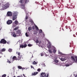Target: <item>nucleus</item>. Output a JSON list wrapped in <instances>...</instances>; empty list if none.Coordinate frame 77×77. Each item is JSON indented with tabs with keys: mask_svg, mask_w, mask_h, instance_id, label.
Wrapping results in <instances>:
<instances>
[{
	"mask_svg": "<svg viewBox=\"0 0 77 77\" xmlns=\"http://www.w3.org/2000/svg\"><path fill=\"white\" fill-rule=\"evenodd\" d=\"M3 53L2 52V51H0V54H2Z\"/></svg>",
	"mask_w": 77,
	"mask_h": 77,
	"instance_id": "obj_46",
	"label": "nucleus"
},
{
	"mask_svg": "<svg viewBox=\"0 0 77 77\" xmlns=\"http://www.w3.org/2000/svg\"><path fill=\"white\" fill-rule=\"evenodd\" d=\"M32 45H32L31 44H28V47H32Z\"/></svg>",
	"mask_w": 77,
	"mask_h": 77,
	"instance_id": "obj_25",
	"label": "nucleus"
},
{
	"mask_svg": "<svg viewBox=\"0 0 77 77\" xmlns=\"http://www.w3.org/2000/svg\"><path fill=\"white\" fill-rule=\"evenodd\" d=\"M17 67L18 68V69H22V67L20 66H17Z\"/></svg>",
	"mask_w": 77,
	"mask_h": 77,
	"instance_id": "obj_22",
	"label": "nucleus"
},
{
	"mask_svg": "<svg viewBox=\"0 0 77 77\" xmlns=\"http://www.w3.org/2000/svg\"><path fill=\"white\" fill-rule=\"evenodd\" d=\"M65 66H69V64H67L65 65Z\"/></svg>",
	"mask_w": 77,
	"mask_h": 77,
	"instance_id": "obj_33",
	"label": "nucleus"
},
{
	"mask_svg": "<svg viewBox=\"0 0 77 77\" xmlns=\"http://www.w3.org/2000/svg\"><path fill=\"white\" fill-rule=\"evenodd\" d=\"M71 58L73 60V61H74V62H75V59H74V57L72 56L71 57Z\"/></svg>",
	"mask_w": 77,
	"mask_h": 77,
	"instance_id": "obj_18",
	"label": "nucleus"
},
{
	"mask_svg": "<svg viewBox=\"0 0 77 77\" xmlns=\"http://www.w3.org/2000/svg\"><path fill=\"white\" fill-rule=\"evenodd\" d=\"M17 77H20V76H17Z\"/></svg>",
	"mask_w": 77,
	"mask_h": 77,
	"instance_id": "obj_54",
	"label": "nucleus"
},
{
	"mask_svg": "<svg viewBox=\"0 0 77 77\" xmlns=\"http://www.w3.org/2000/svg\"><path fill=\"white\" fill-rule=\"evenodd\" d=\"M61 17H62V15L61 16Z\"/></svg>",
	"mask_w": 77,
	"mask_h": 77,
	"instance_id": "obj_56",
	"label": "nucleus"
},
{
	"mask_svg": "<svg viewBox=\"0 0 77 77\" xmlns=\"http://www.w3.org/2000/svg\"><path fill=\"white\" fill-rule=\"evenodd\" d=\"M23 76H24V77H26V76H25V75H24V74H23Z\"/></svg>",
	"mask_w": 77,
	"mask_h": 77,
	"instance_id": "obj_48",
	"label": "nucleus"
},
{
	"mask_svg": "<svg viewBox=\"0 0 77 77\" xmlns=\"http://www.w3.org/2000/svg\"><path fill=\"white\" fill-rule=\"evenodd\" d=\"M41 56H43V54L42 53L41 54Z\"/></svg>",
	"mask_w": 77,
	"mask_h": 77,
	"instance_id": "obj_45",
	"label": "nucleus"
},
{
	"mask_svg": "<svg viewBox=\"0 0 77 77\" xmlns=\"http://www.w3.org/2000/svg\"><path fill=\"white\" fill-rule=\"evenodd\" d=\"M37 33H38V31L37 30L34 31V35H36Z\"/></svg>",
	"mask_w": 77,
	"mask_h": 77,
	"instance_id": "obj_15",
	"label": "nucleus"
},
{
	"mask_svg": "<svg viewBox=\"0 0 77 77\" xmlns=\"http://www.w3.org/2000/svg\"><path fill=\"white\" fill-rule=\"evenodd\" d=\"M35 42H36L37 43H38L39 41H38V40H36Z\"/></svg>",
	"mask_w": 77,
	"mask_h": 77,
	"instance_id": "obj_36",
	"label": "nucleus"
},
{
	"mask_svg": "<svg viewBox=\"0 0 77 77\" xmlns=\"http://www.w3.org/2000/svg\"><path fill=\"white\" fill-rule=\"evenodd\" d=\"M42 32V29H40L39 31V34H41Z\"/></svg>",
	"mask_w": 77,
	"mask_h": 77,
	"instance_id": "obj_27",
	"label": "nucleus"
},
{
	"mask_svg": "<svg viewBox=\"0 0 77 77\" xmlns=\"http://www.w3.org/2000/svg\"><path fill=\"white\" fill-rule=\"evenodd\" d=\"M8 62H9V63H11V61H8Z\"/></svg>",
	"mask_w": 77,
	"mask_h": 77,
	"instance_id": "obj_47",
	"label": "nucleus"
},
{
	"mask_svg": "<svg viewBox=\"0 0 77 77\" xmlns=\"http://www.w3.org/2000/svg\"><path fill=\"white\" fill-rule=\"evenodd\" d=\"M13 37H16L17 36V34H16L15 32H14L13 33Z\"/></svg>",
	"mask_w": 77,
	"mask_h": 77,
	"instance_id": "obj_16",
	"label": "nucleus"
},
{
	"mask_svg": "<svg viewBox=\"0 0 77 77\" xmlns=\"http://www.w3.org/2000/svg\"><path fill=\"white\" fill-rule=\"evenodd\" d=\"M6 51V49L3 48L2 50H1V52H4V51Z\"/></svg>",
	"mask_w": 77,
	"mask_h": 77,
	"instance_id": "obj_14",
	"label": "nucleus"
},
{
	"mask_svg": "<svg viewBox=\"0 0 77 77\" xmlns=\"http://www.w3.org/2000/svg\"><path fill=\"white\" fill-rule=\"evenodd\" d=\"M48 51L50 53H52V51H51V50L49 49Z\"/></svg>",
	"mask_w": 77,
	"mask_h": 77,
	"instance_id": "obj_31",
	"label": "nucleus"
},
{
	"mask_svg": "<svg viewBox=\"0 0 77 77\" xmlns=\"http://www.w3.org/2000/svg\"><path fill=\"white\" fill-rule=\"evenodd\" d=\"M54 62L55 63H58L59 62V60H54Z\"/></svg>",
	"mask_w": 77,
	"mask_h": 77,
	"instance_id": "obj_20",
	"label": "nucleus"
},
{
	"mask_svg": "<svg viewBox=\"0 0 77 77\" xmlns=\"http://www.w3.org/2000/svg\"><path fill=\"white\" fill-rule=\"evenodd\" d=\"M57 51V50H56L55 49H54L53 50V52L54 53H56V51Z\"/></svg>",
	"mask_w": 77,
	"mask_h": 77,
	"instance_id": "obj_19",
	"label": "nucleus"
},
{
	"mask_svg": "<svg viewBox=\"0 0 77 77\" xmlns=\"http://www.w3.org/2000/svg\"><path fill=\"white\" fill-rule=\"evenodd\" d=\"M75 77H77V75H76Z\"/></svg>",
	"mask_w": 77,
	"mask_h": 77,
	"instance_id": "obj_49",
	"label": "nucleus"
},
{
	"mask_svg": "<svg viewBox=\"0 0 77 77\" xmlns=\"http://www.w3.org/2000/svg\"><path fill=\"white\" fill-rule=\"evenodd\" d=\"M75 62H77V59H76L75 60Z\"/></svg>",
	"mask_w": 77,
	"mask_h": 77,
	"instance_id": "obj_42",
	"label": "nucleus"
},
{
	"mask_svg": "<svg viewBox=\"0 0 77 77\" xmlns=\"http://www.w3.org/2000/svg\"><path fill=\"white\" fill-rule=\"evenodd\" d=\"M28 30L29 31H30V30H32V27H31L29 26L28 27Z\"/></svg>",
	"mask_w": 77,
	"mask_h": 77,
	"instance_id": "obj_21",
	"label": "nucleus"
},
{
	"mask_svg": "<svg viewBox=\"0 0 77 77\" xmlns=\"http://www.w3.org/2000/svg\"><path fill=\"white\" fill-rule=\"evenodd\" d=\"M9 77V76H8V77Z\"/></svg>",
	"mask_w": 77,
	"mask_h": 77,
	"instance_id": "obj_57",
	"label": "nucleus"
},
{
	"mask_svg": "<svg viewBox=\"0 0 77 77\" xmlns=\"http://www.w3.org/2000/svg\"><path fill=\"white\" fill-rule=\"evenodd\" d=\"M25 35L26 37H29V35L27 34V32H26L25 33Z\"/></svg>",
	"mask_w": 77,
	"mask_h": 77,
	"instance_id": "obj_30",
	"label": "nucleus"
},
{
	"mask_svg": "<svg viewBox=\"0 0 77 77\" xmlns=\"http://www.w3.org/2000/svg\"><path fill=\"white\" fill-rule=\"evenodd\" d=\"M8 51H9V52H12V49L9 48V49Z\"/></svg>",
	"mask_w": 77,
	"mask_h": 77,
	"instance_id": "obj_23",
	"label": "nucleus"
},
{
	"mask_svg": "<svg viewBox=\"0 0 77 77\" xmlns=\"http://www.w3.org/2000/svg\"><path fill=\"white\" fill-rule=\"evenodd\" d=\"M18 22L17 20H15L14 21V24L15 25H18Z\"/></svg>",
	"mask_w": 77,
	"mask_h": 77,
	"instance_id": "obj_13",
	"label": "nucleus"
},
{
	"mask_svg": "<svg viewBox=\"0 0 77 77\" xmlns=\"http://www.w3.org/2000/svg\"><path fill=\"white\" fill-rule=\"evenodd\" d=\"M27 47V45L26 44H25L23 45V48H25Z\"/></svg>",
	"mask_w": 77,
	"mask_h": 77,
	"instance_id": "obj_34",
	"label": "nucleus"
},
{
	"mask_svg": "<svg viewBox=\"0 0 77 77\" xmlns=\"http://www.w3.org/2000/svg\"><path fill=\"white\" fill-rule=\"evenodd\" d=\"M9 43H10L9 42H6V43H7L8 44H9Z\"/></svg>",
	"mask_w": 77,
	"mask_h": 77,
	"instance_id": "obj_41",
	"label": "nucleus"
},
{
	"mask_svg": "<svg viewBox=\"0 0 77 77\" xmlns=\"http://www.w3.org/2000/svg\"><path fill=\"white\" fill-rule=\"evenodd\" d=\"M20 48H24L23 47V45H21L20 46Z\"/></svg>",
	"mask_w": 77,
	"mask_h": 77,
	"instance_id": "obj_29",
	"label": "nucleus"
},
{
	"mask_svg": "<svg viewBox=\"0 0 77 77\" xmlns=\"http://www.w3.org/2000/svg\"><path fill=\"white\" fill-rule=\"evenodd\" d=\"M7 42L4 39H2L0 41L1 44H6Z\"/></svg>",
	"mask_w": 77,
	"mask_h": 77,
	"instance_id": "obj_7",
	"label": "nucleus"
},
{
	"mask_svg": "<svg viewBox=\"0 0 77 77\" xmlns=\"http://www.w3.org/2000/svg\"><path fill=\"white\" fill-rule=\"evenodd\" d=\"M18 28H19V27H17L14 28V30H17V29H18Z\"/></svg>",
	"mask_w": 77,
	"mask_h": 77,
	"instance_id": "obj_32",
	"label": "nucleus"
},
{
	"mask_svg": "<svg viewBox=\"0 0 77 77\" xmlns=\"http://www.w3.org/2000/svg\"><path fill=\"white\" fill-rule=\"evenodd\" d=\"M32 29L33 30H34V29H35V26H32Z\"/></svg>",
	"mask_w": 77,
	"mask_h": 77,
	"instance_id": "obj_39",
	"label": "nucleus"
},
{
	"mask_svg": "<svg viewBox=\"0 0 77 77\" xmlns=\"http://www.w3.org/2000/svg\"><path fill=\"white\" fill-rule=\"evenodd\" d=\"M20 6L21 8L24 10V11H26V7H25V4H20Z\"/></svg>",
	"mask_w": 77,
	"mask_h": 77,
	"instance_id": "obj_8",
	"label": "nucleus"
},
{
	"mask_svg": "<svg viewBox=\"0 0 77 77\" xmlns=\"http://www.w3.org/2000/svg\"><path fill=\"white\" fill-rule=\"evenodd\" d=\"M45 55L46 56H48V55L47 54H45Z\"/></svg>",
	"mask_w": 77,
	"mask_h": 77,
	"instance_id": "obj_50",
	"label": "nucleus"
},
{
	"mask_svg": "<svg viewBox=\"0 0 77 77\" xmlns=\"http://www.w3.org/2000/svg\"><path fill=\"white\" fill-rule=\"evenodd\" d=\"M7 17H12V13L11 11H8L6 15Z\"/></svg>",
	"mask_w": 77,
	"mask_h": 77,
	"instance_id": "obj_9",
	"label": "nucleus"
},
{
	"mask_svg": "<svg viewBox=\"0 0 77 77\" xmlns=\"http://www.w3.org/2000/svg\"><path fill=\"white\" fill-rule=\"evenodd\" d=\"M59 54H61V55H62V54H63L62 53H61L60 52H59Z\"/></svg>",
	"mask_w": 77,
	"mask_h": 77,
	"instance_id": "obj_38",
	"label": "nucleus"
},
{
	"mask_svg": "<svg viewBox=\"0 0 77 77\" xmlns=\"http://www.w3.org/2000/svg\"><path fill=\"white\" fill-rule=\"evenodd\" d=\"M28 16H27V15L26 16V20H27V19H28Z\"/></svg>",
	"mask_w": 77,
	"mask_h": 77,
	"instance_id": "obj_35",
	"label": "nucleus"
},
{
	"mask_svg": "<svg viewBox=\"0 0 77 77\" xmlns=\"http://www.w3.org/2000/svg\"><path fill=\"white\" fill-rule=\"evenodd\" d=\"M12 23V20H8L7 22V24L8 25H10Z\"/></svg>",
	"mask_w": 77,
	"mask_h": 77,
	"instance_id": "obj_10",
	"label": "nucleus"
},
{
	"mask_svg": "<svg viewBox=\"0 0 77 77\" xmlns=\"http://www.w3.org/2000/svg\"><path fill=\"white\" fill-rule=\"evenodd\" d=\"M22 69H23H23H25V68L23 67V68H22Z\"/></svg>",
	"mask_w": 77,
	"mask_h": 77,
	"instance_id": "obj_44",
	"label": "nucleus"
},
{
	"mask_svg": "<svg viewBox=\"0 0 77 77\" xmlns=\"http://www.w3.org/2000/svg\"><path fill=\"white\" fill-rule=\"evenodd\" d=\"M65 15H66V13H65Z\"/></svg>",
	"mask_w": 77,
	"mask_h": 77,
	"instance_id": "obj_52",
	"label": "nucleus"
},
{
	"mask_svg": "<svg viewBox=\"0 0 77 77\" xmlns=\"http://www.w3.org/2000/svg\"><path fill=\"white\" fill-rule=\"evenodd\" d=\"M48 49H50V48H51V46H48Z\"/></svg>",
	"mask_w": 77,
	"mask_h": 77,
	"instance_id": "obj_37",
	"label": "nucleus"
},
{
	"mask_svg": "<svg viewBox=\"0 0 77 77\" xmlns=\"http://www.w3.org/2000/svg\"><path fill=\"white\" fill-rule=\"evenodd\" d=\"M53 14H54V16H55L54 14V13H53Z\"/></svg>",
	"mask_w": 77,
	"mask_h": 77,
	"instance_id": "obj_53",
	"label": "nucleus"
},
{
	"mask_svg": "<svg viewBox=\"0 0 77 77\" xmlns=\"http://www.w3.org/2000/svg\"><path fill=\"white\" fill-rule=\"evenodd\" d=\"M37 71H38V72L40 71H41V69H37Z\"/></svg>",
	"mask_w": 77,
	"mask_h": 77,
	"instance_id": "obj_40",
	"label": "nucleus"
},
{
	"mask_svg": "<svg viewBox=\"0 0 77 77\" xmlns=\"http://www.w3.org/2000/svg\"><path fill=\"white\" fill-rule=\"evenodd\" d=\"M29 21L30 23H31L32 24H35L34 22H33V20L32 19L30 20H29Z\"/></svg>",
	"mask_w": 77,
	"mask_h": 77,
	"instance_id": "obj_12",
	"label": "nucleus"
},
{
	"mask_svg": "<svg viewBox=\"0 0 77 77\" xmlns=\"http://www.w3.org/2000/svg\"><path fill=\"white\" fill-rule=\"evenodd\" d=\"M18 16V14L16 12H14L13 13V15L12 16V18L13 21H14L17 18V16Z\"/></svg>",
	"mask_w": 77,
	"mask_h": 77,
	"instance_id": "obj_2",
	"label": "nucleus"
},
{
	"mask_svg": "<svg viewBox=\"0 0 77 77\" xmlns=\"http://www.w3.org/2000/svg\"><path fill=\"white\" fill-rule=\"evenodd\" d=\"M31 68H34V67H33L32 66H31Z\"/></svg>",
	"mask_w": 77,
	"mask_h": 77,
	"instance_id": "obj_43",
	"label": "nucleus"
},
{
	"mask_svg": "<svg viewBox=\"0 0 77 77\" xmlns=\"http://www.w3.org/2000/svg\"><path fill=\"white\" fill-rule=\"evenodd\" d=\"M38 74V72H33L32 73L31 75H37Z\"/></svg>",
	"mask_w": 77,
	"mask_h": 77,
	"instance_id": "obj_11",
	"label": "nucleus"
},
{
	"mask_svg": "<svg viewBox=\"0 0 77 77\" xmlns=\"http://www.w3.org/2000/svg\"><path fill=\"white\" fill-rule=\"evenodd\" d=\"M33 64L34 65H36V64H37V63H36V61H33Z\"/></svg>",
	"mask_w": 77,
	"mask_h": 77,
	"instance_id": "obj_26",
	"label": "nucleus"
},
{
	"mask_svg": "<svg viewBox=\"0 0 77 77\" xmlns=\"http://www.w3.org/2000/svg\"><path fill=\"white\" fill-rule=\"evenodd\" d=\"M48 77V74L42 72L41 74L40 77Z\"/></svg>",
	"mask_w": 77,
	"mask_h": 77,
	"instance_id": "obj_6",
	"label": "nucleus"
},
{
	"mask_svg": "<svg viewBox=\"0 0 77 77\" xmlns=\"http://www.w3.org/2000/svg\"><path fill=\"white\" fill-rule=\"evenodd\" d=\"M75 58L76 59H77V57H75Z\"/></svg>",
	"mask_w": 77,
	"mask_h": 77,
	"instance_id": "obj_51",
	"label": "nucleus"
},
{
	"mask_svg": "<svg viewBox=\"0 0 77 77\" xmlns=\"http://www.w3.org/2000/svg\"><path fill=\"white\" fill-rule=\"evenodd\" d=\"M6 77V74H4V75H3L2 76V77Z\"/></svg>",
	"mask_w": 77,
	"mask_h": 77,
	"instance_id": "obj_28",
	"label": "nucleus"
},
{
	"mask_svg": "<svg viewBox=\"0 0 77 77\" xmlns=\"http://www.w3.org/2000/svg\"><path fill=\"white\" fill-rule=\"evenodd\" d=\"M16 54H18V58H17L16 56H14L12 57L13 60H21V58H22V55H20V52L17 51L16 52Z\"/></svg>",
	"mask_w": 77,
	"mask_h": 77,
	"instance_id": "obj_1",
	"label": "nucleus"
},
{
	"mask_svg": "<svg viewBox=\"0 0 77 77\" xmlns=\"http://www.w3.org/2000/svg\"><path fill=\"white\" fill-rule=\"evenodd\" d=\"M60 60L62 61H65V60H66V59H65V58H61L60 59Z\"/></svg>",
	"mask_w": 77,
	"mask_h": 77,
	"instance_id": "obj_24",
	"label": "nucleus"
},
{
	"mask_svg": "<svg viewBox=\"0 0 77 77\" xmlns=\"http://www.w3.org/2000/svg\"><path fill=\"white\" fill-rule=\"evenodd\" d=\"M19 2L21 4H23L24 3H25V4H26L29 2V0H20Z\"/></svg>",
	"mask_w": 77,
	"mask_h": 77,
	"instance_id": "obj_3",
	"label": "nucleus"
},
{
	"mask_svg": "<svg viewBox=\"0 0 77 77\" xmlns=\"http://www.w3.org/2000/svg\"><path fill=\"white\" fill-rule=\"evenodd\" d=\"M16 34L17 36H20L21 34V31L20 29H18L16 32Z\"/></svg>",
	"mask_w": 77,
	"mask_h": 77,
	"instance_id": "obj_4",
	"label": "nucleus"
},
{
	"mask_svg": "<svg viewBox=\"0 0 77 77\" xmlns=\"http://www.w3.org/2000/svg\"><path fill=\"white\" fill-rule=\"evenodd\" d=\"M35 27L37 30H39V28H38V27L36 25H35Z\"/></svg>",
	"mask_w": 77,
	"mask_h": 77,
	"instance_id": "obj_17",
	"label": "nucleus"
},
{
	"mask_svg": "<svg viewBox=\"0 0 77 77\" xmlns=\"http://www.w3.org/2000/svg\"><path fill=\"white\" fill-rule=\"evenodd\" d=\"M13 77H16L15 76H14Z\"/></svg>",
	"mask_w": 77,
	"mask_h": 77,
	"instance_id": "obj_55",
	"label": "nucleus"
},
{
	"mask_svg": "<svg viewBox=\"0 0 77 77\" xmlns=\"http://www.w3.org/2000/svg\"><path fill=\"white\" fill-rule=\"evenodd\" d=\"M9 3H7L5 5H3L2 6L3 9H7V8H9Z\"/></svg>",
	"mask_w": 77,
	"mask_h": 77,
	"instance_id": "obj_5",
	"label": "nucleus"
}]
</instances>
